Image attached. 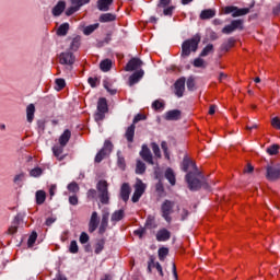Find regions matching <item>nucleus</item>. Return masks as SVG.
Here are the masks:
<instances>
[{
  "instance_id": "63",
  "label": "nucleus",
  "mask_w": 280,
  "mask_h": 280,
  "mask_svg": "<svg viewBox=\"0 0 280 280\" xmlns=\"http://www.w3.org/2000/svg\"><path fill=\"white\" fill-rule=\"evenodd\" d=\"M156 264H159V262L154 261V258L151 257L150 261L148 264V271L152 272V268H156Z\"/></svg>"
},
{
  "instance_id": "12",
  "label": "nucleus",
  "mask_w": 280,
  "mask_h": 280,
  "mask_svg": "<svg viewBox=\"0 0 280 280\" xmlns=\"http://www.w3.org/2000/svg\"><path fill=\"white\" fill-rule=\"evenodd\" d=\"M100 226V217L97 212H92V215L90 218L89 222V233H95L97 231V228Z\"/></svg>"
},
{
  "instance_id": "59",
  "label": "nucleus",
  "mask_w": 280,
  "mask_h": 280,
  "mask_svg": "<svg viewBox=\"0 0 280 280\" xmlns=\"http://www.w3.org/2000/svg\"><path fill=\"white\" fill-rule=\"evenodd\" d=\"M89 240V234H86V232H82L79 238L80 244H86Z\"/></svg>"
},
{
  "instance_id": "37",
  "label": "nucleus",
  "mask_w": 280,
  "mask_h": 280,
  "mask_svg": "<svg viewBox=\"0 0 280 280\" xmlns=\"http://www.w3.org/2000/svg\"><path fill=\"white\" fill-rule=\"evenodd\" d=\"M19 231V219L15 218L12 225L8 229V235H14Z\"/></svg>"
},
{
  "instance_id": "7",
  "label": "nucleus",
  "mask_w": 280,
  "mask_h": 280,
  "mask_svg": "<svg viewBox=\"0 0 280 280\" xmlns=\"http://www.w3.org/2000/svg\"><path fill=\"white\" fill-rule=\"evenodd\" d=\"M161 211H162V218H164V220L170 224V222H172L171 214L174 213V201L165 200L162 203Z\"/></svg>"
},
{
  "instance_id": "49",
  "label": "nucleus",
  "mask_w": 280,
  "mask_h": 280,
  "mask_svg": "<svg viewBox=\"0 0 280 280\" xmlns=\"http://www.w3.org/2000/svg\"><path fill=\"white\" fill-rule=\"evenodd\" d=\"M69 250H70V253H72V255L78 254V250H80V248L78 247L77 241H71Z\"/></svg>"
},
{
  "instance_id": "19",
  "label": "nucleus",
  "mask_w": 280,
  "mask_h": 280,
  "mask_svg": "<svg viewBox=\"0 0 280 280\" xmlns=\"http://www.w3.org/2000/svg\"><path fill=\"white\" fill-rule=\"evenodd\" d=\"M110 217V213L108 212H104L102 214V221H101V225L98 228V233L101 235H104V233H106V230L108 229V218Z\"/></svg>"
},
{
  "instance_id": "6",
  "label": "nucleus",
  "mask_w": 280,
  "mask_h": 280,
  "mask_svg": "<svg viewBox=\"0 0 280 280\" xmlns=\"http://www.w3.org/2000/svg\"><path fill=\"white\" fill-rule=\"evenodd\" d=\"M224 14H232L233 19H237V16H246V14L250 13V8L240 9L234 5H229L223 9Z\"/></svg>"
},
{
  "instance_id": "64",
  "label": "nucleus",
  "mask_w": 280,
  "mask_h": 280,
  "mask_svg": "<svg viewBox=\"0 0 280 280\" xmlns=\"http://www.w3.org/2000/svg\"><path fill=\"white\" fill-rule=\"evenodd\" d=\"M40 174H43V170H40V168H33L32 171H31V176H34V177H38V176H40Z\"/></svg>"
},
{
  "instance_id": "60",
  "label": "nucleus",
  "mask_w": 280,
  "mask_h": 280,
  "mask_svg": "<svg viewBox=\"0 0 280 280\" xmlns=\"http://www.w3.org/2000/svg\"><path fill=\"white\" fill-rule=\"evenodd\" d=\"M145 120V115L143 114H138L132 121V125L135 126V124H139V121H143Z\"/></svg>"
},
{
  "instance_id": "47",
  "label": "nucleus",
  "mask_w": 280,
  "mask_h": 280,
  "mask_svg": "<svg viewBox=\"0 0 280 280\" xmlns=\"http://www.w3.org/2000/svg\"><path fill=\"white\" fill-rule=\"evenodd\" d=\"M151 148L156 159H161V148H159V144H156V142H152Z\"/></svg>"
},
{
  "instance_id": "5",
  "label": "nucleus",
  "mask_w": 280,
  "mask_h": 280,
  "mask_svg": "<svg viewBox=\"0 0 280 280\" xmlns=\"http://www.w3.org/2000/svg\"><path fill=\"white\" fill-rule=\"evenodd\" d=\"M147 185L143 183V180L137 178L136 183L133 185L135 192L131 197L132 202H139L141 200V196L145 194Z\"/></svg>"
},
{
  "instance_id": "30",
  "label": "nucleus",
  "mask_w": 280,
  "mask_h": 280,
  "mask_svg": "<svg viewBox=\"0 0 280 280\" xmlns=\"http://www.w3.org/2000/svg\"><path fill=\"white\" fill-rule=\"evenodd\" d=\"M165 178L168 179V183H171L172 186L176 185V175L172 168L165 171Z\"/></svg>"
},
{
  "instance_id": "23",
  "label": "nucleus",
  "mask_w": 280,
  "mask_h": 280,
  "mask_svg": "<svg viewBox=\"0 0 280 280\" xmlns=\"http://www.w3.org/2000/svg\"><path fill=\"white\" fill-rule=\"evenodd\" d=\"M65 8H67V3H65V1H59L52 9L54 16H60V14L65 12Z\"/></svg>"
},
{
  "instance_id": "62",
  "label": "nucleus",
  "mask_w": 280,
  "mask_h": 280,
  "mask_svg": "<svg viewBox=\"0 0 280 280\" xmlns=\"http://www.w3.org/2000/svg\"><path fill=\"white\" fill-rule=\"evenodd\" d=\"M187 89L188 91H194L195 86H196V82L194 81V79L189 78L187 80Z\"/></svg>"
},
{
  "instance_id": "9",
  "label": "nucleus",
  "mask_w": 280,
  "mask_h": 280,
  "mask_svg": "<svg viewBox=\"0 0 280 280\" xmlns=\"http://www.w3.org/2000/svg\"><path fill=\"white\" fill-rule=\"evenodd\" d=\"M75 62V56L71 51H65L59 55V63L67 67H73Z\"/></svg>"
},
{
  "instance_id": "53",
  "label": "nucleus",
  "mask_w": 280,
  "mask_h": 280,
  "mask_svg": "<svg viewBox=\"0 0 280 280\" xmlns=\"http://www.w3.org/2000/svg\"><path fill=\"white\" fill-rule=\"evenodd\" d=\"M55 82H56L58 91H62V89H65V86H67L65 79H56Z\"/></svg>"
},
{
  "instance_id": "57",
  "label": "nucleus",
  "mask_w": 280,
  "mask_h": 280,
  "mask_svg": "<svg viewBox=\"0 0 280 280\" xmlns=\"http://www.w3.org/2000/svg\"><path fill=\"white\" fill-rule=\"evenodd\" d=\"M271 126H272V128H275L276 130H280V119H279V117H273L272 119H271Z\"/></svg>"
},
{
  "instance_id": "61",
  "label": "nucleus",
  "mask_w": 280,
  "mask_h": 280,
  "mask_svg": "<svg viewBox=\"0 0 280 280\" xmlns=\"http://www.w3.org/2000/svg\"><path fill=\"white\" fill-rule=\"evenodd\" d=\"M88 198L90 200H93V199L97 198V190H95L93 188L88 190Z\"/></svg>"
},
{
  "instance_id": "50",
  "label": "nucleus",
  "mask_w": 280,
  "mask_h": 280,
  "mask_svg": "<svg viewBox=\"0 0 280 280\" xmlns=\"http://www.w3.org/2000/svg\"><path fill=\"white\" fill-rule=\"evenodd\" d=\"M88 82H89L90 86H92V89H95L96 86H100V79L98 78L90 77L88 79Z\"/></svg>"
},
{
  "instance_id": "52",
  "label": "nucleus",
  "mask_w": 280,
  "mask_h": 280,
  "mask_svg": "<svg viewBox=\"0 0 280 280\" xmlns=\"http://www.w3.org/2000/svg\"><path fill=\"white\" fill-rule=\"evenodd\" d=\"M174 10H176V7H174V5L164 8V10H163L164 16H172V14H174Z\"/></svg>"
},
{
  "instance_id": "27",
  "label": "nucleus",
  "mask_w": 280,
  "mask_h": 280,
  "mask_svg": "<svg viewBox=\"0 0 280 280\" xmlns=\"http://www.w3.org/2000/svg\"><path fill=\"white\" fill-rule=\"evenodd\" d=\"M35 198L36 205H45V200H47V192H45V190H37Z\"/></svg>"
},
{
  "instance_id": "33",
  "label": "nucleus",
  "mask_w": 280,
  "mask_h": 280,
  "mask_svg": "<svg viewBox=\"0 0 280 280\" xmlns=\"http://www.w3.org/2000/svg\"><path fill=\"white\" fill-rule=\"evenodd\" d=\"M126 215V212L124 210H117L112 214V222H120V220H124Z\"/></svg>"
},
{
  "instance_id": "41",
  "label": "nucleus",
  "mask_w": 280,
  "mask_h": 280,
  "mask_svg": "<svg viewBox=\"0 0 280 280\" xmlns=\"http://www.w3.org/2000/svg\"><path fill=\"white\" fill-rule=\"evenodd\" d=\"M170 255V249L167 247H161L159 249V259L160 261H165V257Z\"/></svg>"
},
{
  "instance_id": "15",
  "label": "nucleus",
  "mask_w": 280,
  "mask_h": 280,
  "mask_svg": "<svg viewBox=\"0 0 280 280\" xmlns=\"http://www.w3.org/2000/svg\"><path fill=\"white\" fill-rule=\"evenodd\" d=\"M175 95L177 97H183L184 93H185V78H180L178 79L175 84Z\"/></svg>"
},
{
  "instance_id": "48",
  "label": "nucleus",
  "mask_w": 280,
  "mask_h": 280,
  "mask_svg": "<svg viewBox=\"0 0 280 280\" xmlns=\"http://www.w3.org/2000/svg\"><path fill=\"white\" fill-rule=\"evenodd\" d=\"M37 238H38V234L36 232H32L27 241L28 246L30 247L34 246V244H36Z\"/></svg>"
},
{
  "instance_id": "10",
  "label": "nucleus",
  "mask_w": 280,
  "mask_h": 280,
  "mask_svg": "<svg viewBox=\"0 0 280 280\" xmlns=\"http://www.w3.org/2000/svg\"><path fill=\"white\" fill-rule=\"evenodd\" d=\"M280 177V165L271 164L267 166L268 180H277Z\"/></svg>"
},
{
  "instance_id": "3",
  "label": "nucleus",
  "mask_w": 280,
  "mask_h": 280,
  "mask_svg": "<svg viewBox=\"0 0 280 280\" xmlns=\"http://www.w3.org/2000/svg\"><path fill=\"white\" fill-rule=\"evenodd\" d=\"M96 189L98 191L100 202L102 205H109L110 203V192H108V182L105 179L98 180L96 184Z\"/></svg>"
},
{
  "instance_id": "34",
  "label": "nucleus",
  "mask_w": 280,
  "mask_h": 280,
  "mask_svg": "<svg viewBox=\"0 0 280 280\" xmlns=\"http://www.w3.org/2000/svg\"><path fill=\"white\" fill-rule=\"evenodd\" d=\"M68 33H69V23L61 24L57 30L58 36H67Z\"/></svg>"
},
{
  "instance_id": "42",
  "label": "nucleus",
  "mask_w": 280,
  "mask_h": 280,
  "mask_svg": "<svg viewBox=\"0 0 280 280\" xmlns=\"http://www.w3.org/2000/svg\"><path fill=\"white\" fill-rule=\"evenodd\" d=\"M279 150H280L279 144H272L269 148H267V153H269L270 156H275V155H277Z\"/></svg>"
},
{
  "instance_id": "54",
  "label": "nucleus",
  "mask_w": 280,
  "mask_h": 280,
  "mask_svg": "<svg viewBox=\"0 0 280 280\" xmlns=\"http://www.w3.org/2000/svg\"><path fill=\"white\" fill-rule=\"evenodd\" d=\"M78 10H80V8L72 4V7H70L66 10V15L71 16V15L75 14V12H78Z\"/></svg>"
},
{
  "instance_id": "16",
  "label": "nucleus",
  "mask_w": 280,
  "mask_h": 280,
  "mask_svg": "<svg viewBox=\"0 0 280 280\" xmlns=\"http://www.w3.org/2000/svg\"><path fill=\"white\" fill-rule=\"evenodd\" d=\"M130 184L124 183L120 187V198L126 202L127 200H130V192H131Z\"/></svg>"
},
{
  "instance_id": "24",
  "label": "nucleus",
  "mask_w": 280,
  "mask_h": 280,
  "mask_svg": "<svg viewBox=\"0 0 280 280\" xmlns=\"http://www.w3.org/2000/svg\"><path fill=\"white\" fill-rule=\"evenodd\" d=\"M71 139V130L66 129L63 133L59 137V145H67Z\"/></svg>"
},
{
  "instance_id": "44",
  "label": "nucleus",
  "mask_w": 280,
  "mask_h": 280,
  "mask_svg": "<svg viewBox=\"0 0 280 280\" xmlns=\"http://www.w3.org/2000/svg\"><path fill=\"white\" fill-rule=\"evenodd\" d=\"M211 51H213V45L212 44H208L202 51L200 52L201 58H205L206 56H209L211 54Z\"/></svg>"
},
{
  "instance_id": "20",
  "label": "nucleus",
  "mask_w": 280,
  "mask_h": 280,
  "mask_svg": "<svg viewBox=\"0 0 280 280\" xmlns=\"http://www.w3.org/2000/svg\"><path fill=\"white\" fill-rule=\"evenodd\" d=\"M143 70L136 71L132 75L129 77V86H135V84H137V82L143 78Z\"/></svg>"
},
{
  "instance_id": "38",
  "label": "nucleus",
  "mask_w": 280,
  "mask_h": 280,
  "mask_svg": "<svg viewBox=\"0 0 280 280\" xmlns=\"http://www.w3.org/2000/svg\"><path fill=\"white\" fill-rule=\"evenodd\" d=\"M108 156V152L104 151V150H100L94 159L95 163H102V161H104V159H106Z\"/></svg>"
},
{
  "instance_id": "2",
  "label": "nucleus",
  "mask_w": 280,
  "mask_h": 280,
  "mask_svg": "<svg viewBox=\"0 0 280 280\" xmlns=\"http://www.w3.org/2000/svg\"><path fill=\"white\" fill-rule=\"evenodd\" d=\"M202 175L200 172H188L186 175V183H188V187L190 191H198L200 187H202Z\"/></svg>"
},
{
  "instance_id": "8",
  "label": "nucleus",
  "mask_w": 280,
  "mask_h": 280,
  "mask_svg": "<svg viewBox=\"0 0 280 280\" xmlns=\"http://www.w3.org/2000/svg\"><path fill=\"white\" fill-rule=\"evenodd\" d=\"M235 30H244V20H234L222 28V34H233Z\"/></svg>"
},
{
  "instance_id": "28",
  "label": "nucleus",
  "mask_w": 280,
  "mask_h": 280,
  "mask_svg": "<svg viewBox=\"0 0 280 280\" xmlns=\"http://www.w3.org/2000/svg\"><path fill=\"white\" fill-rule=\"evenodd\" d=\"M62 152H65V145H55L52 148V153L58 159V161H62L65 159V155L61 156Z\"/></svg>"
},
{
  "instance_id": "31",
  "label": "nucleus",
  "mask_w": 280,
  "mask_h": 280,
  "mask_svg": "<svg viewBox=\"0 0 280 280\" xmlns=\"http://www.w3.org/2000/svg\"><path fill=\"white\" fill-rule=\"evenodd\" d=\"M144 226H145V229L152 230V229H156L159 226V224H156V219H154V217L149 215L147 218Z\"/></svg>"
},
{
  "instance_id": "39",
  "label": "nucleus",
  "mask_w": 280,
  "mask_h": 280,
  "mask_svg": "<svg viewBox=\"0 0 280 280\" xmlns=\"http://www.w3.org/2000/svg\"><path fill=\"white\" fill-rule=\"evenodd\" d=\"M234 45H235V39L233 37H231L228 39V42H225L221 46V49H222V51H229V49H231Z\"/></svg>"
},
{
  "instance_id": "21",
  "label": "nucleus",
  "mask_w": 280,
  "mask_h": 280,
  "mask_svg": "<svg viewBox=\"0 0 280 280\" xmlns=\"http://www.w3.org/2000/svg\"><path fill=\"white\" fill-rule=\"evenodd\" d=\"M113 5V0H98L97 8L101 12H108Z\"/></svg>"
},
{
  "instance_id": "32",
  "label": "nucleus",
  "mask_w": 280,
  "mask_h": 280,
  "mask_svg": "<svg viewBox=\"0 0 280 280\" xmlns=\"http://www.w3.org/2000/svg\"><path fill=\"white\" fill-rule=\"evenodd\" d=\"M100 69L104 72L110 71V69H113V61L110 59H105L101 61Z\"/></svg>"
},
{
  "instance_id": "35",
  "label": "nucleus",
  "mask_w": 280,
  "mask_h": 280,
  "mask_svg": "<svg viewBox=\"0 0 280 280\" xmlns=\"http://www.w3.org/2000/svg\"><path fill=\"white\" fill-rule=\"evenodd\" d=\"M82 38L80 36H77L72 39L71 44H70V49L72 51H78V49H80V43H81Z\"/></svg>"
},
{
  "instance_id": "11",
  "label": "nucleus",
  "mask_w": 280,
  "mask_h": 280,
  "mask_svg": "<svg viewBox=\"0 0 280 280\" xmlns=\"http://www.w3.org/2000/svg\"><path fill=\"white\" fill-rule=\"evenodd\" d=\"M140 156L148 163L149 165H154V156L152 155V151H150V148H148L147 144L142 145V149L140 151Z\"/></svg>"
},
{
  "instance_id": "46",
  "label": "nucleus",
  "mask_w": 280,
  "mask_h": 280,
  "mask_svg": "<svg viewBox=\"0 0 280 280\" xmlns=\"http://www.w3.org/2000/svg\"><path fill=\"white\" fill-rule=\"evenodd\" d=\"M101 150H104V152H107V154H110V152H113V142H110L109 140H106L104 142V147Z\"/></svg>"
},
{
  "instance_id": "25",
  "label": "nucleus",
  "mask_w": 280,
  "mask_h": 280,
  "mask_svg": "<svg viewBox=\"0 0 280 280\" xmlns=\"http://www.w3.org/2000/svg\"><path fill=\"white\" fill-rule=\"evenodd\" d=\"M136 126L131 125L127 128L126 132H125V137L128 141V143H132V141H135V130H136Z\"/></svg>"
},
{
  "instance_id": "58",
  "label": "nucleus",
  "mask_w": 280,
  "mask_h": 280,
  "mask_svg": "<svg viewBox=\"0 0 280 280\" xmlns=\"http://www.w3.org/2000/svg\"><path fill=\"white\" fill-rule=\"evenodd\" d=\"M80 202V199H78L77 195H72L69 197V203L72 205V207H78Z\"/></svg>"
},
{
  "instance_id": "1",
  "label": "nucleus",
  "mask_w": 280,
  "mask_h": 280,
  "mask_svg": "<svg viewBox=\"0 0 280 280\" xmlns=\"http://www.w3.org/2000/svg\"><path fill=\"white\" fill-rule=\"evenodd\" d=\"M198 45H200V35L186 39L182 45V58L189 57L191 51H198Z\"/></svg>"
},
{
  "instance_id": "18",
  "label": "nucleus",
  "mask_w": 280,
  "mask_h": 280,
  "mask_svg": "<svg viewBox=\"0 0 280 280\" xmlns=\"http://www.w3.org/2000/svg\"><path fill=\"white\" fill-rule=\"evenodd\" d=\"M155 237L158 242H167L172 237V232L167 229H161L158 231Z\"/></svg>"
},
{
  "instance_id": "14",
  "label": "nucleus",
  "mask_w": 280,
  "mask_h": 280,
  "mask_svg": "<svg viewBox=\"0 0 280 280\" xmlns=\"http://www.w3.org/2000/svg\"><path fill=\"white\" fill-rule=\"evenodd\" d=\"M183 113L179 109H172L165 113L164 119L166 121H178L180 119Z\"/></svg>"
},
{
  "instance_id": "51",
  "label": "nucleus",
  "mask_w": 280,
  "mask_h": 280,
  "mask_svg": "<svg viewBox=\"0 0 280 280\" xmlns=\"http://www.w3.org/2000/svg\"><path fill=\"white\" fill-rule=\"evenodd\" d=\"M152 108H153L154 110H161V108H165V103H163V102L156 100V101H154V102L152 103Z\"/></svg>"
},
{
  "instance_id": "29",
  "label": "nucleus",
  "mask_w": 280,
  "mask_h": 280,
  "mask_svg": "<svg viewBox=\"0 0 280 280\" xmlns=\"http://www.w3.org/2000/svg\"><path fill=\"white\" fill-rule=\"evenodd\" d=\"M213 16H215V10L213 9H207L200 13V19L202 21H207V19H213Z\"/></svg>"
},
{
  "instance_id": "13",
  "label": "nucleus",
  "mask_w": 280,
  "mask_h": 280,
  "mask_svg": "<svg viewBox=\"0 0 280 280\" xmlns=\"http://www.w3.org/2000/svg\"><path fill=\"white\" fill-rule=\"evenodd\" d=\"M143 67V61L139 58H131L130 61L127 63L125 70L126 71H137V69H141Z\"/></svg>"
},
{
  "instance_id": "36",
  "label": "nucleus",
  "mask_w": 280,
  "mask_h": 280,
  "mask_svg": "<svg viewBox=\"0 0 280 280\" xmlns=\"http://www.w3.org/2000/svg\"><path fill=\"white\" fill-rule=\"evenodd\" d=\"M145 163L143 161L138 160L136 164V174H145Z\"/></svg>"
},
{
  "instance_id": "22",
  "label": "nucleus",
  "mask_w": 280,
  "mask_h": 280,
  "mask_svg": "<svg viewBox=\"0 0 280 280\" xmlns=\"http://www.w3.org/2000/svg\"><path fill=\"white\" fill-rule=\"evenodd\" d=\"M116 20H117V15L113 13H103L98 18L100 23H112V21H116Z\"/></svg>"
},
{
  "instance_id": "43",
  "label": "nucleus",
  "mask_w": 280,
  "mask_h": 280,
  "mask_svg": "<svg viewBox=\"0 0 280 280\" xmlns=\"http://www.w3.org/2000/svg\"><path fill=\"white\" fill-rule=\"evenodd\" d=\"M106 244V242L104 240H101L98 241L96 244H95V249H94V253L96 255H100V253H102L104 250V245Z\"/></svg>"
},
{
  "instance_id": "26",
  "label": "nucleus",
  "mask_w": 280,
  "mask_h": 280,
  "mask_svg": "<svg viewBox=\"0 0 280 280\" xmlns=\"http://www.w3.org/2000/svg\"><path fill=\"white\" fill-rule=\"evenodd\" d=\"M34 113H36V106H34V104H30L26 107V119L28 124H32V121H34Z\"/></svg>"
},
{
  "instance_id": "40",
  "label": "nucleus",
  "mask_w": 280,
  "mask_h": 280,
  "mask_svg": "<svg viewBox=\"0 0 280 280\" xmlns=\"http://www.w3.org/2000/svg\"><path fill=\"white\" fill-rule=\"evenodd\" d=\"M97 27H100V23H95L92 25H88L84 30L83 33L85 34V36H90V34H93V32L95 30H97Z\"/></svg>"
},
{
  "instance_id": "17",
  "label": "nucleus",
  "mask_w": 280,
  "mask_h": 280,
  "mask_svg": "<svg viewBox=\"0 0 280 280\" xmlns=\"http://www.w3.org/2000/svg\"><path fill=\"white\" fill-rule=\"evenodd\" d=\"M182 170L184 172H189V170H191L190 172L195 173L198 172V166H196V163L187 158H185L183 160V166Z\"/></svg>"
},
{
  "instance_id": "4",
  "label": "nucleus",
  "mask_w": 280,
  "mask_h": 280,
  "mask_svg": "<svg viewBox=\"0 0 280 280\" xmlns=\"http://www.w3.org/2000/svg\"><path fill=\"white\" fill-rule=\"evenodd\" d=\"M106 113H108V102L105 97H101L98 98L96 113L94 114L95 121H104Z\"/></svg>"
},
{
  "instance_id": "45",
  "label": "nucleus",
  "mask_w": 280,
  "mask_h": 280,
  "mask_svg": "<svg viewBox=\"0 0 280 280\" xmlns=\"http://www.w3.org/2000/svg\"><path fill=\"white\" fill-rule=\"evenodd\" d=\"M68 190H70L71 194H78V191H80V186L78 185V183L72 182L68 185Z\"/></svg>"
},
{
  "instance_id": "56",
  "label": "nucleus",
  "mask_w": 280,
  "mask_h": 280,
  "mask_svg": "<svg viewBox=\"0 0 280 280\" xmlns=\"http://www.w3.org/2000/svg\"><path fill=\"white\" fill-rule=\"evenodd\" d=\"M155 191H158V194L160 196H163V194H165V188L163 187V183L162 182H159L156 185H155Z\"/></svg>"
},
{
  "instance_id": "55",
  "label": "nucleus",
  "mask_w": 280,
  "mask_h": 280,
  "mask_svg": "<svg viewBox=\"0 0 280 280\" xmlns=\"http://www.w3.org/2000/svg\"><path fill=\"white\" fill-rule=\"evenodd\" d=\"M172 5V0H160L158 3V8H170Z\"/></svg>"
}]
</instances>
